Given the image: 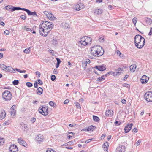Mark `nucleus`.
Returning <instances> with one entry per match:
<instances>
[{
    "mask_svg": "<svg viewBox=\"0 0 152 152\" xmlns=\"http://www.w3.org/2000/svg\"><path fill=\"white\" fill-rule=\"evenodd\" d=\"M53 24L52 22L44 21L39 25V31L40 34L45 37L51 29L53 28Z\"/></svg>",
    "mask_w": 152,
    "mask_h": 152,
    "instance_id": "nucleus-1",
    "label": "nucleus"
},
{
    "mask_svg": "<svg viewBox=\"0 0 152 152\" xmlns=\"http://www.w3.org/2000/svg\"><path fill=\"white\" fill-rule=\"evenodd\" d=\"M145 40L141 35L138 34L134 37V43L136 47L139 49L142 48L144 45Z\"/></svg>",
    "mask_w": 152,
    "mask_h": 152,
    "instance_id": "nucleus-2",
    "label": "nucleus"
},
{
    "mask_svg": "<svg viewBox=\"0 0 152 152\" xmlns=\"http://www.w3.org/2000/svg\"><path fill=\"white\" fill-rule=\"evenodd\" d=\"M91 53L94 56H100L103 54L104 50L101 47L96 45L92 48Z\"/></svg>",
    "mask_w": 152,
    "mask_h": 152,
    "instance_id": "nucleus-3",
    "label": "nucleus"
},
{
    "mask_svg": "<svg viewBox=\"0 0 152 152\" xmlns=\"http://www.w3.org/2000/svg\"><path fill=\"white\" fill-rule=\"evenodd\" d=\"M48 107L45 105H41L39 107V112L44 116H46L48 114Z\"/></svg>",
    "mask_w": 152,
    "mask_h": 152,
    "instance_id": "nucleus-4",
    "label": "nucleus"
},
{
    "mask_svg": "<svg viewBox=\"0 0 152 152\" xmlns=\"http://www.w3.org/2000/svg\"><path fill=\"white\" fill-rule=\"evenodd\" d=\"M12 97L11 92L8 90H5L2 93V97L3 100L6 101H10Z\"/></svg>",
    "mask_w": 152,
    "mask_h": 152,
    "instance_id": "nucleus-5",
    "label": "nucleus"
},
{
    "mask_svg": "<svg viewBox=\"0 0 152 152\" xmlns=\"http://www.w3.org/2000/svg\"><path fill=\"white\" fill-rule=\"evenodd\" d=\"M144 97L146 100L148 102H152V92L148 91L145 93Z\"/></svg>",
    "mask_w": 152,
    "mask_h": 152,
    "instance_id": "nucleus-6",
    "label": "nucleus"
},
{
    "mask_svg": "<svg viewBox=\"0 0 152 152\" xmlns=\"http://www.w3.org/2000/svg\"><path fill=\"white\" fill-rule=\"evenodd\" d=\"M77 45L80 47L87 45V42H86V40L85 36L81 38L80 41L78 42Z\"/></svg>",
    "mask_w": 152,
    "mask_h": 152,
    "instance_id": "nucleus-7",
    "label": "nucleus"
},
{
    "mask_svg": "<svg viewBox=\"0 0 152 152\" xmlns=\"http://www.w3.org/2000/svg\"><path fill=\"white\" fill-rule=\"evenodd\" d=\"M10 152H18V149L15 144L12 145L9 148Z\"/></svg>",
    "mask_w": 152,
    "mask_h": 152,
    "instance_id": "nucleus-8",
    "label": "nucleus"
},
{
    "mask_svg": "<svg viewBox=\"0 0 152 152\" xmlns=\"http://www.w3.org/2000/svg\"><path fill=\"white\" fill-rule=\"evenodd\" d=\"M133 125V124H128L126 126L124 129V132L125 133L128 132L132 129V127Z\"/></svg>",
    "mask_w": 152,
    "mask_h": 152,
    "instance_id": "nucleus-9",
    "label": "nucleus"
},
{
    "mask_svg": "<svg viewBox=\"0 0 152 152\" xmlns=\"http://www.w3.org/2000/svg\"><path fill=\"white\" fill-rule=\"evenodd\" d=\"M94 68L99 71H102L105 70L106 68L105 65L103 64L102 65H97Z\"/></svg>",
    "mask_w": 152,
    "mask_h": 152,
    "instance_id": "nucleus-10",
    "label": "nucleus"
},
{
    "mask_svg": "<svg viewBox=\"0 0 152 152\" xmlns=\"http://www.w3.org/2000/svg\"><path fill=\"white\" fill-rule=\"evenodd\" d=\"M24 11L27 12L28 14L29 15H31L34 16H37V15L36 14V12L35 11L32 12L24 8Z\"/></svg>",
    "mask_w": 152,
    "mask_h": 152,
    "instance_id": "nucleus-11",
    "label": "nucleus"
},
{
    "mask_svg": "<svg viewBox=\"0 0 152 152\" xmlns=\"http://www.w3.org/2000/svg\"><path fill=\"white\" fill-rule=\"evenodd\" d=\"M44 139V136L41 134H39L37 135L35 138V140L37 141L39 143H41V142H42Z\"/></svg>",
    "mask_w": 152,
    "mask_h": 152,
    "instance_id": "nucleus-12",
    "label": "nucleus"
},
{
    "mask_svg": "<svg viewBox=\"0 0 152 152\" xmlns=\"http://www.w3.org/2000/svg\"><path fill=\"white\" fill-rule=\"evenodd\" d=\"M125 148L124 146L123 145H121L118 147L117 148L116 152H124L125 151Z\"/></svg>",
    "mask_w": 152,
    "mask_h": 152,
    "instance_id": "nucleus-13",
    "label": "nucleus"
},
{
    "mask_svg": "<svg viewBox=\"0 0 152 152\" xmlns=\"http://www.w3.org/2000/svg\"><path fill=\"white\" fill-rule=\"evenodd\" d=\"M18 142L23 146L26 147L27 146V144L26 142L23 140L21 138H20L18 139Z\"/></svg>",
    "mask_w": 152,
    "mask_h": 152,
    "instance_id": "nucleus-14",
    "label": "nucleus"
},
{
    "mask_svg": "<svg viewBox=\"0 0 152 152\" xmlns=\"http://www.w3.org/2000/svg\"><path fill=\"white\" fill-rule=\"evenodd\" d=\"M122 70V69L120 68H119L117 69H116L115 71V76H118L121 75L122 73L121 71Z\"/></svg>",
    "mask_w": 152,
    "mask_h": 152,
    "instance_id": "nucleus-15",
    "label": "nucleus"
},
{
    "mask_svg": "<svg viewBox=\"0 0 152 152\" xmlns=\"http://www.w3.org/2000/svg\"><path fill=\"white\" fill-rule=\"evenodd\" d=\"M6 113L5 111L3 110H1V113L0 114V120H2L6 116Z\"/></svg>",
    "mask_w": 152,
    "mask_h": 152,
    "instance_id": "nucleus-16",
    "label": "nucleus"
},
{
    "mask_svg": "<svg viewBox=\"0 0 152 152\" xmlns=\"http://www.w3.org/2000/svg\"><path fill=\"white\" fill-rule=\"evenodd\" d=\"M113 114V112L111 110H108L105 112V115L107 116L110 115L111 117Z\"/></svg>",
    "mask_w": 152,
    "mask_h": 152,
    "instance_id": "nucleus-17",
    "label": "nucleus"
},
{
    "mask_svg": "<svg viewBox=\"0 0 152 152\" xmlns=\"http://www.w3.org/2000/svg\"><path fill=\"white\" fill-rule=\"evenodd\" d=\"M6 71H8L10 72L14 73L15 72V70L12 67L8 66L7 67Z\"/></svg>",
    "mask_w": 152,
    "mask_h": 152,
    "instance_id": "nucleus-18",
    "label": "nucleus"
},
{
    "mask_svg": "<svg viewBox=\"0 0 152 152\" xmlns=\"http://www.w3.org/2000/svg\"><path fill=\"white\" fill-rule=\"evenodd\" d=\"M12 7L11 10L12 12H13L15 10H22L24 11V8H21L20 7H15L12 6V7Z\"/></svg>",
    "mask_w": 152,
    "mask_h": 152,
    "instance_id": "nucleus-19",
    "label": "nucleus"
},
{
    "mask_svg": "<svg viewBox=\"0 0 152 152\" xmlns=\"http://www.w3.org/2000/svg\"><path fill=\"white\" fill-rule=\"evenodd\" d=\"M43 89L42 88L40 87H39L38 88H37L36 91L37 94L39 95L42 94L43 93Z\"/></svg>",
    "mask_w": 152,
    "mask_h": 152,
    "instance_id": "nucleus-20",
    "label": "nucleus"
},
{
    "mask_svg": "<svg viewBox=\"0 0 152 152\" xmlns=\"http://www.w3.org/2000/svg\"><path fill=\"white\" fill-rule=\"evenodd\" d=\"M47 17L50 20H53L55 19L56 18L54 17L52 14L50 12L48 15Z\"/></svg>",
    "mask_w": 152,
    "mask_h": 152,
    "instance_id": "nucleus-21",
    "label": "nucleus"
},
{
    "mask_svg": "<svg viewBox=\"0 0 152 152\" xmlns=\"http://www.w3.org/2000/svg\"><path fill=\"white\" fill-rule=\"evenodd\" d=\"M107 76V74L102 76L101 77L97 78V81H102L104 80L105 77Z\"/></svg>",
    "mask_w": 152,
    "mask_h": 152,
    "instance_id": "nucleus-22",
    "label": "nucleus"
},
{
    "mask_svg": "<svg viewBox=\"0 0 152 152\" xmlns=\"http://www.w3.org/2000/svg\"><path fill=\"white\" fill-rule=\"evenodd\" d=\"M83 8V7H80L79 4H77L75 5L74 8L76 11H79Z\"/></svg>",
    "mask_w": 152,
    "mask_h": 152,
    "instance_id": "nucleus-23",
    "label": "nucleus"
},
{
    "mask_svg": "<svg viewBox=\"0 0 152 152\" xmlns=\"http://www.w3.org/2000/svg\"><path fill=\"white\" fill-rule=\"evenodd\" d=\"M85 37L86 40V42H87V45L88 44H90L91 41V38L87 36H85Z\"/></svg>",
    "mask_w": 152,
    "mask_h": 152,
    "instance_id": "nucleus-24",
    "label": "nucleus"
},
{
    "mask_svg": "<svg viewBox=\"0 0 152 152\" xmlns=\"http://www.w3.org/2000/svg\"><path fill=\"white\" fill-rule=\"evenodd\" d=\"M75 135V134L72 132H69L67 135V137L69 138H72Z\"/></svg>",
    "mask_w": 152,
    "mask_h": 152,
    "instance_id": "nucleus-25",
    "label": "nucleus"
},
{
    "mask_svg": "<svg viewBox=\"0 0 152 152\" xmlns=\"http://www.w3.org/2000/svg\"><path fill=\"white\" fill-rule=\"evenodd\" d=\"M52 44L54 45H57L58 44V41L55 38H54L52 41Z\"/></svg>",
    "mask_w": 152,
    "mask_h": 152,
    "instance_id": "nucleus-26",
    "label": "nucleus"
},
{
    "mask_svg": "<svg viewBox=\"0 0 152 152\" xmlns=\"http://www.w3.org/2000/svg\"><path fill=\"white\" fill-rule=\"evenodd\" d=\"M95 127L94 126L92 125H91L90 126L88 127V128L86 129V131H92L95 129Z\"/></svg>",
    "mask_w": 152,
    "mask_h": 152,
    "instance_id": "nucleus-27",
    "label": "nucleus"
},
{
    "mask_svg": "<svg viewBox=\"0 0 152 152\" xmlns=\"http://www.w3.org/2000/svg\"><path fill=\"white\" fill-rule=\"evenodd\" d=\"M145 21L147 23L151 24L152 23V20L151 19L149 18H146Z\"/></svg>",
    "mask_w": 152,
    "mask_h": 152,
    "instance_id": "nucleus-28",
    "label": "nucleus"
},
{
    "mask_svg": "<svg viewBox=\"0 0 152 152\" xmlns=\"http://www.w3.org/2000/svg\"><path fill=\"white\" fill-rule=\"evenodd\" d=\"M31 48V47H30L29 48H26L23 51L26 54H28L30 52V49Z\"/></svg>",
    "mask_w": 152,
    "mask_h": 152,
    "instance_id": "nucleus-29",
    "label": "nucleus"
},
{
    "mask_svg": "<svg viewBox=\"0 0 152 152\" xmlns=\"http://www.w3.org/2000/svg\"><path fill=\"white\" fill-rule=\"evenodd\" d=\"M5 140L4 138L0 137V146L2 145L5 143Z\"/></svg>",
    "mask_w": 152,
    "mask_h": 152,
    "instance_id": "nucleus-30",
    "label": "nucleus"
},
{
    "mask_svg": "<svg viewBox=\"0 0 152 152\" xmlns=\"http://www.w3.org/2000/svg\"><path fill=\"white\" fill-rule=\"evenodd\" d=\"M140 80L142 84H146L147 83L148 80V79L147 80V79H141Z\"/></svg>",
    "mask_w": 152,
    "mask_h": 152,
    "instance_id": "nucleus-31",
    "label": "nucleus"
},
{
    "mask_svg": "<svg viewBox=\"0 0 152 152\" xmlns=\"http://www.w3.org/2000/svg\"><path fill=\"white\" fill-rule=\"evenodd\" d=\"M0 67L1 69L5 71L7 66L4 64H0Z\"/></svg>",
    "mask_w": 152,
    "mask_h": 152,
    "instance_id": "nucleus-32",
    "label": "nucleus"
},
{
    "mask_svg": "<svg viewBox=\"0 0 152 152\" xmlns=\"http://www.w3.org/2000/svg\"><path fill=\"white\" fill-rule=\"evenodd\" d=\"M102 10L100 9H98L97 10H96L94 12L95 13H96L98 15L101 14H102Z\"/></svg>",
    "mask_w": 152,
    "mask_h": 152,
    "instance_id": "nucleus-33",
    "label": "nucleus"
},
{
    "mask_svg": "<svg viewBox=\"0 0 152 152\" xmlns=\"http://www.w3.org/2000/svg\"><path fill=\"white\" fill-rule=\"evenodd\" d=\"M74 104L76 106V107L78 109H81V107L79 103L77 102H74Z\"/></svg>",
    "mask_w": 152,
    "mask_h": 152,
    "instance_id": "nucleus-34",
    "label": "nucleus"
},
{
    "mask_svg": "<svg viewBox=\"0 0 152 152\" xmlns=\"http://www.w3.org/2000/svg\"><path fill=\"white\" fill-rule=\"evenodd\" d=\"M93 119L94 121L96 122H98L99 120V119L98 117L96 116H93Z\"/></svg>",
    "mask_w": 152,
    "mask_h": 152,
    "instance_id": "nucleus-35",
    "label": "nucleus"
},
{
    "mask_svg": "<svg viewBox=\"0 0 152 152\" xmlns=\"http://www.w3.org/2000/svg\"><path fill=\"white\" fill-rule=\"evenodd\" d=\"M21 126L22 127V128H24L26 129L28 127V125L27 124H24V123L22 122L20 124Z\"/></svg>",
    "mask_w": 152,
    "mask_h": 152,
    "instance_id": "nucleus-36",
    "label": "nucleus"
},
{
    "mask_svg": "<svg viewBox=\"0 0 152 152\" xmlns=\"http://www.w3.org/2000/svg\"><path fill=\"white\" fill-rule=\"evenodd\" d=\"M19 83V81L18 80H15L12 82V83L14 85H16Z\"/></svg>",
    "mask_w": 152,
    "mask_h": 152,
    "instance_id": "nucleus-37",
    "label": "nucleus"
},
{
    "mask_svg": "<svg viewBox=\"0 0 152 152\" xmlns=\"http://www.w3.org/2000/svg\"><path fill=\"white\" fill-rule=\"evenodd\" d=\"M26 85L27 86L29 87H31L32 86V84L30 82H27L26 83Z\"/></svg>",
    "mask_w": 152,
    "mask_h": 152,
    "instance_id": "nucleus-38",
    "label": "nucleus"
},
{
    "mask_svg": "<svg viewBox=\"0 0 152 152\" xmlns=\"http://www.w3.org/2000/svg\"><path fill=\"white\" fill-rule=\"evenodd\" d=\"M16 111L15 110H12L11 111V115L13 116H15V115Z\"/></svg>",
    "mask_w": 152,
    "mask_h": 152,
    "instance_id": "nucleus-39",
    "label": "nucleus"
},
{
    "mask_svg": "<svg viewBox=\"0 0 152 152\" xmlns=\"http://www.w3.org/2000/svg\"><path fill=\"white\" fill-rule=\"evenodd\" d=\"M67 24L65 23H62L61 25L62 26L64 27V28H65L66 29H67L68 28V27L67 26Z\"/></svg>",
    "mask_w": 152,
    "mask_h": 152,
    "instance_id": "nucleus-40",
    "label": "nucleus"
},
{
    "mask_svg": "<svg viewBox=\"0 0 152 152\" xmlns=\"http://www.w3.org/2000/svg\"><path fill=\"white\" fill-rule=\"evenodd\" d=\"M104 147L107 149L109 146V144L107 142H106L104 144Z\"/></svg>",
    "mask_w": 152,
    "mask_h": 152,
    "instance_id": "nucleus-41",
    "label": "nucleus"
},
{
    "mask_svg": "<svg viewBox=\"0 0 152 152\" xmlns=\"http://www.w3.org/2000/svg\"><path fill=\"white\" fill-rule=\"evenodd\" d=\"M12 6L11 5H7L5 7L6 8L5 9L7 10H11L12 7H12Z\"/></svg>",
    "mask_w": 152,
    "mask_h": 152,
    "instance_id": "nucleus-42",
    "label": "nucleus"
},
{
    "mask_svg": "<svg viewBox=\"0 0 152 152\" xmlns=\"http://www.w3.org/2000/svg\"><path fill=\"white\" fill-rule=\"evenodd\" d=\"M37 83L39 85H42L43 84V83L41 81V80L40 79H38L37 80Z\"/></svg>",
    "mask_w": 152,
    "mask_h": 152,
    "instance_id": "nucleus-43",
    "label": "nucleus"
},
{
    "mask_svg": "<svg viewBox=\"0 0 152 152\" xmlns=\"http://www.w3.org/2000/svg\"><path fill=\"white\" fill-rule=\"evenodd\" d=\"M106 74H107V75H112L113 76H115V72H112V71L109 72H108Z\"/></svg>",
    "mask_w": 152,
    "mask_h": 152,
    "instance_id": "nucleus-44",
    "label": "nucleus"
},
{
    "mask_svg": "<svg viewBox=\"0 0 152 152\" xmlns=\"http://www.w3.org/2000/svg\"><path fill=\"white\" fill-rule=\"evenodd\" d=\"M56 76L54 75L51 76V79L52 81H54L56 79Z\"/></svg>",
    "mask_w": 152,
    "mask_h": 152,
    "instance_id": "nucleus-45",
    "label": "nucleus"
},
{
    "mask_svg": "<svg viewBox=\"0 0 152 152\" xmlns=\"http://www.w3.org/2000/svg\"><path fill=\"white\" fill-rule=\"evenodd\" d=\"M141 142V140H139L137 141L135 143V144L137 146H138L140 145V143Z\"/></svg>",
    "mask_w": 152,
    "mask_h": 152,
    "instance_id": "nucleus-46",
    "label": "nucleus"
},
{
    "mask_svg": "<svg viewBox=\"0 0 152 152\" xmlns=\"http://www.w3.org/2000/svg\"><path fill=\"white\" fill-rule=\"evenodd\" d=\"M10 120H8V121H5L4 124H3V125H8L10 124Z\"/></svg>",
    "mask_w": 152,
    "mask_h": 152,
    "instance_id": "nucleus-47",
    "label": "nucleus"
},
{
    "mask_svg": "<svg viewBox=\"0 0 152 152\" xmlns=\"http://www.w3.org/2000/svg\"><path fill=\"white\" fill-rule=\"evenodd\" d=\"M46 152H56L51 149L48 148Z\"/></svg>",
    "mask_w": 152,
    "mask_h": 152,
    "instance_id": "nucleus-48",
    "label": "nucleus"
},
{
    "mask_svg": "<svg viewBox=\"0 0 152 152\" xmlns=\"http://www.w3.org/2000/svg\"><path fill=\"white\" fill-rule=\"evenodd\" d=\"M90 61H91L89 59H87L86 63L85 64L84 63V64H85V66H87V63L89 64L90 63Z\"/></svg>",
    "mask_w": 152,
    "mask_h": 152,
    "instance_id": "nucleus-49",
    "label": "nucleus"
},
{
    "mask_svg": "<svg viewBox=\"0 0 152 152\" xmlns=\"http://www.w3.org/2000/svg\"><path fill=\"white\" fill-rule=\"evenodd\" d=\"M50 12L47 11H44L43 12L44 14L47 16V17L48 16Z\"/></svg>",
    "mask_w": 152,
    "mask_h": 152,
    "instance_id": "nucleus-50",
    "label": "nucleus"
},
{
    "mask_svg": "<svg viewBox=\"0 0 152 152\" xmlns=\"http://www.w3.org/2000/svg\"><path fill=\"white\" fill-rule=\"evenodd\" d=\"M115 125L119 126L121 124V122H119L118 121H116L115 122Z\"/></svg>",
    "mask_w": 152,
    "mask_h": 152,
    "instance_id": "nucleus-51",
    "label": "nucleus"
},
{
    "mask_svg": "<svg viewBox=\"0 0 152 152\" xmlns=\"http://www.w3.org/2000/svg\"><path fill=\"white\" fill-rule=\"evenodd\" d=\"M4 34L6 35H8L10 34V31L8 30H6L4 32Z\"/></svg>",
    "mask_w": 152,
    "mask_h": 152,
    "instance_id": "nucleus-52",
    "label": "nucleus"
},
{
    "mask_svg": "<svg viewBox=\"0 0 152 152\" xmlns=\"http://www.w3.org/2000/svg\"><path fill=\"white\" fill-rule=\"evenodd\" d=\"M54 104V103L53 101H50L49 102V104L51 106H53Z\"/></svg>",
    "mask_w": 152,
    "mask_h": 152,
    "instance_id": "nucleus-53",
    "label": "nucleus"
},
{
    "mask_svg": "<svg viewBox=\"0 0 152 152\" xmlns=\"http://www.w3.org/2000/svg\"><path fill=\"white\" fill-rule=\"evenodd\" d=\"M141 79H146L148 80V79H149V78L147 76H146V75H144L142 77Z\"/></svg>",
    "mask_w": 152,
    "mask_h": 152,
    "instance_id": "nucleus-54",
    "label": "nucleus"
},
{
    "mask_svg": "<svg viewBox=\"0 0 152 152\" xmlns=\"http://www.w3.org/2000/svg\"><path fill=\"white\" fill-rule=\"evenodd\" d=\"M99 40L101 42H102L104 41V39L103 37H101L99 38Z\"/></svg>",
    "mask_w": 152,
    "mask_h": 152,
    "instance_id": "nucleus-55",
    "label": "nucleus"
},
{
    "mask_svg": "<svg viewBox=\"0 0 152 152\" xmlns=\"http://www.w3.org/2000/svg\"><path fill=\"white\" fill-rule=\"evenodd\" d=\"M20 17L23 20H25L26 18V16L23 15H21Z\"/></svg>",
    "mask_w": 152,
    "mask_h": 152,
    "instance_id": "nucleus-56",
    "label": "nucleus"
},
{
    "mask_svg": "<svg viewBox=\"0 0 152 152\" xmlns=\"http://www.w3.org/2000/svg\"><path fill=\"white\" fill-rule=\"evenodd\" d=\"M92 139H93L92 138L88 139L87 140L85 141V143H89V142H91L92 140Z\"/></svg>",
    "mask_w": 152,
    "mask_h": 152,
    "instance_id": "nucleus-57",
    "label": "nucleus"
},
{
    "mask_svg": "<svg viewBox=\"0 0 152 152\" xmlns=\"http://www.w3.org/2000/svg\"><path fill=\"white\" fill-rule=\"evenodd\" d=\"M36 121V119L35 118H31V122L33 123L35 121Z\"/></svg>",
    "mask_w": 152,
    "mask_h": 152,
    "instance_id": "nucleus-58",
    "label": "nucleus"
},
{
    "mask_svg": "<svg viewBox=\"0 0 152 152\" xmlns=\"http://www.w3.org/2000/svg\"><path fill=\"white\" fill-rule=\"evenodd\" d=\"M36 73L37 76H38V77H40V73L38 71H37L36 72Z\"/></svg>",
    "mask_w": 152,
    "mask_h": 152,
    "instance_id": "nucleus-59",
    "label": "nucleus"
},
{
    "mask_svg": "<svg viewBox=\"0 0 152 152\" xmlns=\"http://www.w3.org/2000/svg\"><path fill=\"white\" fill-rule=\"evenodd\" d=\"M117 55L120 56V57H121V55H122L121 53L120 52L119 50H117Z\"/></svg>",
    "mask_w": 152,
    "mask_h": 152,
    "instance_id": "nucleus-60",
    "label": "nucleus"
},
{
    "mask_svg": "<svg viewBox=\"0 0 152 152\" xmlns=\"http://www.w3.org/2000/svg\"><path fill=\"white\" fill-rule=\"evenodd\" d=\"M34 87L35 88H37L38 87V83L37 82H35L34 84Z\"/></svg>",
    "mask_w": 152,
    "mask_h": 152,
    "instance_id": "nucleus-61",
    "label": "nucleus"
},
{
    "mask_svg": "<svg viewBox=\"0 0 152 152\" xmlns=\"http://www.w3.org/2000/svg\"><path fill=\"white\" fill-rule=\"evenodd\" d=\"M152 34V27L150 28V30L149 33H148V35L151 36Z\"/></svg>",
    "mask_w": 152,
    "mask_h": 152,
    "instance_id": "nucleus-62",
    "label": "nucleus"
},
{
    "mask_svg": "<svg viewBox=\"0 0 152 152\" xmlns=\"http://www.w3.org/2000/svg\"><path fill=\"white\" fill-rule=\"evenodd\" d=\"M69 102V100L68 99H66L64 101V104H67Z\"/></svg>",
    "mask_w": 152,
    "mask_h": 152,
    "instance_id": "nucleus-63",
    "label": "nucleus"
},
{
    "mask_svg": "<svg viewBox=\"0 0 152 152\" xmlns=\"http://www.w3.org/2000/svg\"><path fill=\"white\" fill-rule=\"evenodd\" d=\"M56 60L57 61V63L60 64L61 62V60L58 58H56Z\"/></svg>",
    "mask_w": 152,
    "mask_h": 152,
    "instance_id": "nucleus-64",
    "label": "nucleus"
}]
</instances>
